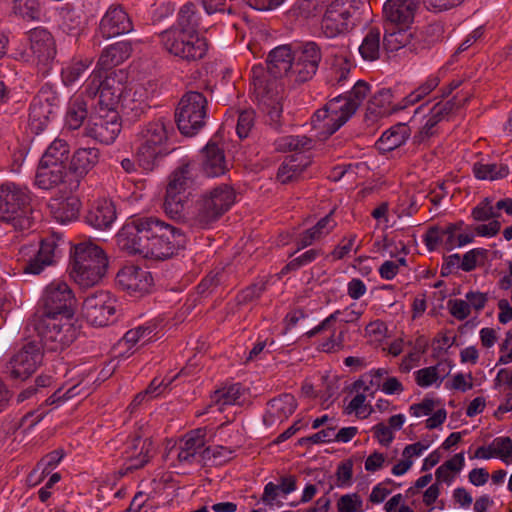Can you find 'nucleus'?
<instances>
[{
  "label": "nucleus",
  "mask_w": 512,
  "mask_h": 512,
  "mask_svg": "<svg viewBox=\"0 0 512 512\" xmlns=\"http://www.w3.org/2000/svg\"><path fill=\"white\" fill-rule=\"evenodd\" d=\"M58 96L42 88L30 105L29 121L36 129H43L54 114Z\"/></svg>",
  "instance_id": "obj_26"
},
{
  "label": "nucleus",
  "mask_w": 512,
  "mask_h": 512,
  "mask_svg": "<svg viewBox=\"0 0 512 512\" xmlns=\"http://www.w3.org/2000/svg\"><path fill=\"white\" fill-rule=\"evenodd\" d=\"M303 172V167L297 163L296 159L285 160L278 169L277 179L282 184L289 183L296 179Z\"/></svg>",
  "instance_id": "obj_57"
},
{
  "label": "nucleus",
  "mask_w": 512,
  "mask_h": 512,
  "mask_svg": "<svg viewBox=\"0 0 512 512\" xmlns=\"http://www.w3.org/2000/svg\"><path fill=\"white\" fill-rule=\"evenodd\" d=\"M201 169L208 177H219L228 170L224 149L213 140L201 151Z\"/></svg>",
  "instance_id": "obj_32"
},
{
  "label": "nucleus",
  "mask_w": 512,
  "mask_h": 512,
  "mask_svg": "<svg viewBox=\"0 0 512 512\" xmlns=\"http://www.w3.org/2000/svg\"><path fill=\"white\" fill-rule=\"evenodd\" d=\"M399 28L383 37V45L389 51L406 49L411 53L418 54L427 50L436 41L431 32L434 28L431 25L421 29H411L410 26H398Z\"/></svg>",
  "instance_id": "obj_13"
},
{
  "label": "nucleus",
  "mask_w": 512,
  "mask_h": 512,
  "mask_svg": "<svg viewBox=\"0 0 512 512\" xmlns=\"http://www.w3.org/2000/svg\"><path fill=\"white\" fill-rule=\"evenodd\" d=\"M150 217L133 218L128 221L117 233L118 247L131 255H140L145 258L148 239Z\"/></svg>",
  "instance_id": "obj_16"
},
{
  "label": "nucleus",
  "mask_w": 512,
  "mask_h": 512,
  "mask_svg": "<svg viewBox=\"0 0 512 512\" xmlns=\"http://www.w3.org/2000/svg\"><path fill=\"white\" fill-rule=\"evenodd\" d=\"M131 53V42H116L109 45L101 52L96 67L102 71L112 69L127 60L131 56Z\"/></svg>",
  "instance_id": "obj_37"
},
{
  "label": "nucleus",
  "mask_w": 512,
  "mask_h": 512,
  "mask_svg": "<svg viewBox=\"0 0 512 512\" xmlns=\"http://www.w3.org/2000/svg\"><path fill=\"white\" fill-rule=\"evenodd\" d=\"M370 5L363 0H334L321 20V30L328 38L350 31L369 12Z\"/></svg>",
  "instance_id": "obj_6"
},
{
  "label": "nucleus",
  "mask_w": 512,
  "mask_h": 512,
  "mask_svg": "<svg viewBox=\"0 0 512 512\" xmlns=\"http://www.w3.org/2000/svg\"><path fill=\"white\" fill-rule=\"evenodd\" d=\"M124 88L123 83L116 76H105L104 84L98 97V111H117Z\"/></svg>",
  "instance_id": "obj_36"
},
{
  "label": "nucleus",
  "mask_w": 512,
  "mask_h": 512,
  "mask_svg": "<svg viewBox=\"0 0 512 512\" xmlns=\"http://www.w3.org/2000/svg\"><path fill=\"white\" fill-rule=\"evenodd\" d=\"M117 285L130 295L141 296L150 291L153 278L150 272L140 267L129 265L123 267L116 276Z\"/></svg>",
  "instance_id": "obj_22"
},
{
  "label": "nucleus",
  "mask_w": 512,
  "mask_h": 512,
  "mask_svg": "<svg viewBox=\"0 0 512 512\" xmlns=\"http://www.w3.org/2000/svg\"><path fill=\"white\" fill-rule=\"evenodd\" d=\"M392 98L390 89H381L370 99L367 109L375 117H384L402 109L401 105L399 107L391 106Z\"/></svg>",
  "instance_id": "obj_45"
},
{
  "label": "nucleus",
  "mask_w": 512,
  "mask_h": 512,
  "mask_svg": "<svg viewBox=\"0 0 512 512\" xmlns=\"http://www.w3.org/2000/svg\"><path fill=\"white\" fill-rule=\"evenodd\" d=\"M233 450L224 446L205 447L201 451V460L204 464H221L229 460L232 456Z\"/></svg>",
  "instance_id": "obj_56"
},
{
  "label": "nucleus",
  "mask_w": 512,
  "mask_h": 512,
  "mask_svg": "<svg viewBox=\"0 0 512 512\" xmlns=\"http://www.w3.org/2000/svg\"><path fill=\"white\" fill-rule=\"evenodd\" d=\"M172 123L158 118L141 126L135 135L134 146L140 165L152 169L156 160L170 152L169 138L173 134Z\"/></svg>",
  "instance_id": "obj_3"
},
{
  "label": "nucleus",
  "mask_w": 512,
  "mask_h": 512,
  "mask_svg": "<svg viewBox=\"0 0 512 512\" xmlns=\"http://www.w3.org/2000/svg\"><path fill=\"white\" fill-rule=\"evenodd\" d=\"M92 58H73L61 70V78L66 86L76 83L83 73L91 66Z\"/></svg>",
  "instance_id": "obj_47"
},
{
  "label": "nucleus",
  "mask_w": 512,
  "mask_h": 512,
  "mask_svg": "<svg viewBox=\"0 0 512 512\" xmlns=\"http://www.w3.org/2000/svg\"><path fill=\"white\" fill-rule=\"evenodd\" d=\"M199 26V17L192 3L184 4L178 13L177 27L178 29H189L197 31Z\"/></svg>",
  "instance_id": "obj_54"
},
{
  "label": "nucleus",
  "mask_w": 512,
  "mask_h": 512,
  "mask_svg": "<svg viewBox=\"0 0 512 512\" xmlns=\"http://www.w3.org/2000/svg\"><path fill=\"white\" fill-rule=\"evenodd\" d=\"M414 375L417 385L422 388H426L433 384H437L439 386L445 377V371L443 369L441 373V365L437 364L419 369L414 373Z\"/></svg>",
  "instance_id": "obj_52"
},
{
  "label": "nucleus",
  "mask_w": 512,
  "mask_h": 512,
  "mask_svg": "<svg viewBox=\"0 0 512 512\" xmlns=\"http://www.w3.org/2000/svg\"><path fill=\"white\" fill-rule=\"evenodd\" d=\"M42 360L41 346L35 342H28L11 357L7 372L14 379L25 380L38 369Z\"/></svg>",
  "instance_id": "obj_18"
},
{
  "label": "nucleus",
  "mask_w": 512,
  "mask_h": 512,
  "mask_svg": "<svg viewBox=\"0 0 512 512\" xmlns=\"http://www.w3.org/2000/svg\"><path fill=\"white\" fill-rule=\"evenodd\" d=\"M58 243L54 238H45L38 245H23L19 249L18 260L23 262L24 273L38 275L55 262Z\"/></svg>",
  "instance_id": "obj_15"
},
{
  "label": "nucleus",
  "mask_w": 512,
  "mask_h": 512,
  "mask_svg": "<svg viewBox=\"0 0 512 512\" xmlns=\"http://www.w3.org/2000/svg\"><path fill=\"white\" fill-rule=\"evenodd\" d=\"M418 7L419 0H387L383 5V15L395 26H410Z\"/></svg>",
  "instance_id": "obj_27"
},
{
  "label": "nucleus",
  "mask_w": 512,
  "mask_h": 512,
  "mask_svg": "<svg viewBox=\"0 0 512 512\" xmlns=\"http://www.w3.org/2000/svg\"><path fill=\"white\" fill-rule=\"evenodd\" d=\"M145 258L165 260L185 247L186 235L183 231L164 221L150 217Z\"/></svg>",
  "instance_id": "obj_7"
},
{
  "label": "nucleus",
  "mask_w": 512,
  "mask_h": 512,
  "mask_svg": "<svg viewBox=\"0 0 512 512\" xmlns=\"http://www.w3.org/2000/svg\"><path fill=\"white\" fill-rule=\"evenodd\" d=\"M321 47L314 41L274 48L268 56L266 71L269 77H286L289 82L300 85L310 81L317 73L322 60Z\"/></svg>",
  "instance_id": "obj_1"
},
{
  "label": "nucleus",
  "mask_w": 512,
  "mask_h": 512,
  "mask_svg": "<svg viewBox=\"0 0 512 512\" xmlns=\"http://www.w3.org/2000/svg\"><path fill=\"white\" fill-rule=\"evenodd\" d=\"M297 489V478L295 475H283L279 478L278 483L268 482L263 489L261 501L266 506L281 507L283 505L282 498L293 493Z\"/></svg>",
  "instance_id": "obj_31"
},
{
  "label": "nucleus",
  "mask_w": 512,
  "mask_h": 512,
  "mask_svg": "<svg viewBox=\"0 0 512 512\" xmlns=\"http://www.w3.org/2000/svg\"><path fill=\"white\" fill-rule=\"evenodd\" d=\"M116 312V300L107 291H98L88 296L82 306V314L94 326H106Z\"/></svg>",
  "instance_id": "obj_19"
},
{
  "label": "nucleus",
  "mask_w": 512,
  "mask_h": 512,
  "mask_svg": "<svg viewBox=\"0 0 512 512\" xmlns=\"http://www.w3.org/2000/svg\"><path fill=\"white\" fill-rule=\"evenodd\" d=\"M12 10L27 20H34L40 14L39 0H12Z\"/></svg>",
  "instance_id": "obj_55"
},
{
  "label": "nucleus",
  "mask_w": 512,
  "mask_h": 512,
  "mask_svg": "<svg viewBox=\"0 0 512 512\" xmlns=\"http://www.w3.org/2000/svg\"><path fill=\"white\" fill-rule=\"evenodd\" d=\"M323 254L322 249L320 248H311L306 250L299 256L293 258L284 268L286 271H296L301 267H304L312 262H314L318 257Z\"/></svg>",
  "instance_id": "obj_58"
},
{
  "label": "nucleus",
  "mask_w": 512,
  "mask_h": 512,
  "mask_svg": "<svg viewBox=\"0 0 512 512\" xmlns=\"http://www.w3.org/2000/svg\"><path fill=\"white\" fill-rule=\"evenodd\" d=\"M353 67L352 53L348 47L334 48L331 53L328 81L332 85H342Z\"/></svg>",
  "instance_id": "obj_33"
},
{
  "label": "nucleus",
  "mask_w": 512,
  "mask_h": 512,
  "mask_svg": "<svg viewBox=\"0 0 512 512\" xmlns=\"http://www.w3.org/2000/svg\"><path fill=\"white\" fill-rule=\"evenodd\" d=\"M133 30V23L120 5L110 6L99 23V32L104 38H113Z\"/></svg>",
  "instance_id": "obj_23"
},
{
  "label": "nucleus",
  "mask_w": 512,
  "mask_h": 512,
  "mask_svg": "<svg viewBox=\"0 0 512 512\" xmlns=\"http://www.w3.org/2000/svg\"><path fill=\"white\" fill-rule=\"evenodd\" d=\"M242 394L243 389L239 383L225 385L211 395L210 407L218 405V410L223 411L225 406L239 404Z\"/></svg>",
  "instance_id": "obj_46"
},
{
  "label": "nucleus",
  "mask_w": 512,
  "mask_h": 512,
  "mask_svg": "<svg viewBox=\"0 0 512 512\" xmlns=\"http://www.w3.org/2000/svg\"><path fill=\"white\" fill-rule=\"evenodd\" d=\"M154 325L139 326L127 331L123 337L125 343L135 345L139 341H149L154 336Z\"/></svg>",
  "instance_id": "obj_59"
},
{
  "label": "nucleus",
  "mask_w": 512,
  "mask_h": 512,
  "mask_svg": "<svg viewBox=\"0 0 512 512\" xmlns=\"http://www.w3.org/2000/svg\"><path fill=\"white\" fill-rule=\"evenodd\" d=\"M104 78L102 70L96 67L85 81L83 85V93L88 97L99 96L104 84Z\"/></svg>",
  "instance_id": "obj_60"
},
{
  "label": "nucleus",
  "mask_w": 512,
  "mask_h": 512,
  "mask_svg": "<svg viewBox=\"0 0 512 512\" xmlns=\"http://www.w3.org/2000/svg\"><path fill=\"white\" fill-rule=\"evenodd\" d=\"M487 250L483 248H474L466 252L460 264V269L465 272L474 270L480 261L486 257Z\"/></svg>",
  "instance_id": "obj_63"
},
{
  "label": "nucleus",
  "mask_w": 512,
  "mask_h": 512,
  "mask_svg": "<svg viewBox=\"0 0 512 512\" xmlns=\"http://www.w3.org/2000/svg\"><path fill=\"white\" fill-rule=\"evenodd\" d=\"M73 292L64 281L55 280L44 290L41 303L42 311L39 315H73Z\"/></svg>",
  "instance_id": "obj_17"
},
{
  "label": "nucleus",
  "mask_w": 512,
  "mask_h": 512,
  "mask_svg": "<svg viewBox=\"0 0 512 512\" xmlns=\"http://www.w3.org/2000/svg\"><path fill=\"white\" fill-rule=\"evenodd\" d=\"M196 167L191 162L182 163L169 176L163 209L167 216L175 220L186 218V208L196 180Z\"/></svg>",
  "instance_id": "obj_5"
},
{
  "label": "nucleus",
  "mask_w": 512,
  "mask_h": 512,
  "mask_svg": "<svg viewBox=\"0 0 512 512\" xmlns=\"http://www.w3.org/2000/svg\"><path fill=\"white\" fill-rule=\"evenodd\" d=\"M333 214L334 210H331L327 215L319 219L314 226L299 233L295 239V245L297 247L295 252L326 238L337 226Z\"/></svg>",
  "instance_id": "obj_30"
},
{
  "label": "nucleus",
  "mask_w": 512,
  "mask_h": 512,
  "mask_svg": "<svg viewBox=\"0 0 512 512\" xmlns=\"http://www.w3.org/2000/svg\"><path fill=\"white\" fill-rule=\"evenodd\" d=\"M461 101L456 97L446 101L436 103L426 116L425 123L421 126L415 139L418 142H423L430 137L434 136L438 129L437 126L440 122L448 119V117L461 106Z\"/></svg>",
  "instance_id": "obj_24"
},
{
  "label": "nucleus",
  "mask_w": 512,
  "mask_h": 512,
  "mask_svg": "<svg viewBox=\"0 0 512 512\" xmlns=\"http://www.w3.org/2000/svg\"><path fill=\"white\" fill-rule=\"evenodd\" d=\"M207 99L197 91L185 93L175 112V120L181 134L196 135L205 125L207 117Z\"/></svg>",
  "instance_id": "obj_12"
},
{
  "label": "nucleus",
  "mask_w": 512,
  "mask_h": 512,
  "mask_svg": "<svg viewBox=\"0 0 512 512\" xmlns=\"http://www.w3.org/2000/svg\"><path fill=\"white\" fill-rule=\"evenodd\" d=\"M116 220V209L111 200L98 199L94 201L85 215V221L95 229L105 230Z\"/></svg>",
  "instance_id": "obj_34"
},
{
  "label": "nucleus",
  "mask_w": 512,
  "mask_h": 512,
  "mask_svg": "<svg viewBox=\"0 0 512 512\" xmlns=\"http://www.w3.org/2000/svg\"><path fill=\"white\" fill-rule=\"evenodd\" d=\"M355 106L351 105L344 96L331 99L323 108L317 110L311 123L326 135H332L355 113Z\"/></svg>",
  "instance_id": "obj_14"
},
{
  "label": "nucleus",
  "mask_w": 512,
  "mask_h": 512,
  "mask_svg": "<svg viewBox=\"0 0 512 512\" xmlns=\"http://www.w3.org/2000/svg\"><path fill=\"white\" fill-rule=\"evenodd\" d=\"M251 85L269 125L278 129L281 125L283 108L277 80L269 77L264 66L255 65L251 69Z\"/></svg>",
  "instance_id": "obj_8"
},
{
  "label": "nucleus",
  "mask_w": 512,
  "mask_h": 512,
  "mask_svg": "<svg viewBox=\"0 0 512 512\" xmlns=\"http://www.w3.org/2000/svg\"><path fill=\"white\" fill-rule=\"evenodd\" d=\"M70 276L86 289L98 285L104 278L108 259L104 250L91 240L73 246L70 255Z\"/></svg>",
  "instance_id": "obj_2"
},
{
  "label": "nucleus",
  "mask_w": 512,
  "mask_h": 512,
  "mask_svg": "<svg viewBox=\"0 0 512 512\" xmlns=\"http://www.w3.org/2000/svg\"><path fill=\"white\" fill-rule=\"evenodd\" d=\"M87 103L81 97L70 100L66 112V124L70 129H78L87 118Z\"/></svg>",
  "instance_id": "obj_49"
},
{
  "label": "nucleus",
  "mask_w": 512,
  "mask_h": 512,
  "mask_svg": "<svg viewBox=\"0 0 512 512\" xmlns=\"http://www.w3.org/2000/svg\"><path fill=\"white\" fill-rule=\"evenodd\" d=\"M463 226V221L449 223L445 226H431L423 235V242L429 251H435L439 247L451 251L455 248L456 233L461 231Z\"/></svg>",
  "instance_id": "obj_25"
},
{
  "label": "nucleus",
  "mask_w": 512,
  "mask_h": 512,
  "mask_svg": "<svg viewBox=\"0 0 512 512\" xmlns=\"http://www.w3.org/2000/svg\"><path fill=\"white\" fill-rule=\"evenodd\" d=\"M234 189L226 184L219 185L204 193L195 203L191 220L199 228H207L216 222L234 204Z\"/></svg>",
  "instance_id": "obj_10"
},
{
  "label": "nucleus",
  "mask_w": 512,
  "mask_h": 512,
  "mask_svg": "<svg viewBox=\"0 0 512 512\" xmlns=\"http://www.w3.org/2000/svg\"><path fill=\"white\" fill-rule=\"evenodd\" d=\"M440 83L436 74L429 75L426 80L402 100L401 108L414 105L429 95Z\"/></svg>",
  "instance_id": "obj_51"
},
{
  "label": "nucleus",
  "mask_w": 512,
  "mask_h": 512,
  "mask_svg": "<svg viewBox=\"0 0 512 512\" xmlns=\"http://www.w3.org/2000/svg\"><path fill=\"white\" fill-rule=\"evenodd\" d=\"M60 26L68 34H77L84 26L83 11L71 3L63 5L58 11Z\"/></svg>",
  "instance_id": "obj_43"
},
{
  "label": "nucleus",
  "mask_w": 512,
  "mask_h": 512,
  "mask_svg": "<svg viewBox=\"0 0 512 512\" xmlns=\"http://www.w3.org/2000/svg\"><path fill=\"white\" fill-rule=\"evenodd\" d=\"M69 152L70 147L67 141L64 139L56 138L46 149L40 161L44 164L54 163L66 165Z\"/></svg>",
  "instance_id": "obj_50"
},
{
  "label": "nucleus",
  "mask_w": 512,
  "mask_h": 512,
  "mask_svg": "<svg viewBox=\"0 0 512 512\" xmlns=\"http://www.w3.org/2000/svg\"><path fill=\"white\" fill-rule=\"evenodd\" d=\"M362 506V499L356 493L343 495L337 502L338 512H361Z\"/></svg>",
  "instance_id": "obj_64"
},
{
  "label": "nucleus",
  "mask_w": 512,
  "mask_h": 512,
  "mask_svg": "<svg viewBox=\"0 0 512 512\" xmlns=\"http://www.w3.org/2000/svg\"><path fill=\"white\" fill-rule=\"evenodd\" d=\"M49 207L54 218L58 222L65 224L78 217L81 202L76 196H68L64 199L51 200Z\"/></svg>",
  "instance_id": "obj_41"
},
{
  "label": "nucleus",
  "mask_w": 512,
  "mask_h": 512,
  "mask_svg": "<svg viewBox=\"0 0 512 512\" xmlns=\"http://www.w3.org/2000/svg\"><path fill=\"white\" fill-rule=\"evenodd\" d=\"M495 457L506 464L512 463V440L509 437H497L492 441Z\"/></svg>",
  "instance_id": "obj_62"
},
{
  "label": "nucleus",
  "mask_w": 512,
  "mask_h": 512,
  "mask_svg": "<svg viewBox=\"0 0 512 512\" xmlns=\"http://www.w3.org/2000/svg\"><path fill=\"white\" fill-rule=\"evenodd\" d=\"M29 40L32 62L46 74L56 56L54 38L46 29L35 28L30 32Z\"/></svg>",
  "instance_id": "obj_20"
},
{
  "label": "nucleus",
  "mask_w": 512,
  "mask_h": 512,
  "mask_svg": "<svg viewBox=\"0 0 512 512\" xmlns=\"http://www.w3.org/2000/svg\"><path fill=\"white\" fill-rule=\"evenodd\" d=\"M311 140L305 136H281L274 141L275 150L279 152L297 151L309 147Z\"/></svg>",
  "instance_id": "obj_53"
},
{
  "label": "nucleus",
  "mask_w": 512,
  "mask_h": 512,
  "mask_svg": "<svg viewBox=\"0 0 512 512\" xmlns=\"http://www.w3.org/2000/svg\"><path fill=\"white\" fill-rule=\"evenodd\" d=\"M381 30L379 27H370L358 50L365 61H375L380 57L381 50Z\"/></svg>",
  "instance_id": "obj_44"
},
{
  "label": "nucleus",
  "mask_w": 512,
  "mask_h": 512,
  "mask_svg": "<svg viewBox=\"0 0 512 512\" xmlns=\"http://www.w3.org/2000/svg\"><path fill=\"white\" fill-rule=\"evenodd\" d=\"M0 220L17 231L32 228L35 215L27 189L13 182L0 185Z\"/></svg>",
  "instance_id": "obj_4"
},
{
  "label": "nucleus",
  "mask_w": 512,
  "mask_h": 512,
  "mask_svg": "<svg viewBox=\"0 0 512 512\" xmlns=\"http://www.w3.org/2000/svg\"><path fill=\"white\" fill-rule=\"evenodd\" d=\"M66 173V165L40 161L36 172V184L42 189H50L62 183Z\"/></svg>",
  "instance_id": "obj_42"
},
{
  "label": "nucleus",
  "mask_w": 512,
  "mask_h": 512,
  "mask_svg": "<svg viewBox=\"0 0 512 512\" xmlns=\"http://www.w3.org/2000/svg\"><path fill=\"white\" fill-rule=\"evenodd\" d=\"M356 238V234H349L347 236H344L339 242V244L330 253L332 259L334 261L341 260L347 257L353 250L357 252L358 247L354 248Z\"/></svg>",
  "instance_id": "obj_61"
},
{
  "label": "nucleus",
  "mask_w": 512,
  "mask_h": 512,
  "mask_svg": "<svg viewBox=\"0 0 512 512\" xmlns=\"http://www.w3.org/2000/svg\"><path fill=\"white\" fill-rule=\"evenodd\" d=\"M86 135L103 144H112L121 131V122L117 111H97L85 128Z\"/></svg>",
  "instance_id": "obj_21"
},
{
  "label": "nucleus",
  "mask_w": 512,
  "mask_h": 512,
  "mask_svg": "<svg viewBox=\"0 0 512 512\" xmlns=\"http://www.w3.org/2000/svg\"><path fill=\"white\" fill-rule=\"evenodd\" d=\"M341 312L336 310L325 318L320 324L309 330L306 335L308 338L314 337L320 333L328 332L329 336L326 340L319 344V350L326 353L339 351L343 347L344 331L336 332L335 323Z\"/></svg>",
  "instance_id": "obj_28"
},
{
  "label": "nucleus",
  "mask_w": 512,
  "mask_h": 512,
  "mask_svg": "<svg viewBox=\"0 0 512 512\" xmlns=\"http://www.w3.org/2000/svg\"><path fill=\"white\" fill-rule=\"evenodd\" d=\"M35 330L50 351L63 350L77 338L73 315H36Z\"/></svg>",
  "instance_id": "obj_9"
},
{
  "label": "nucleus",
  "mask_w": 512,
  "mask_h": 512,
  "mask_svg": "<svg viewBox=\"0 0 512 512\" xmlns=\"http://www.w3.org/2000/svg\"><path fill=\"white\" fill-rule=\"evenodd\" d=\"M206 444V429L198 428L187 433L177 448V459L181 463H203L201 451Z\"/></svg>",
  "instance_id": "obj_29"
},
{
  "label": "nucleus",
  "mask_w": 512,
  "mask_h": 512,
  "mask_svg": "<svg viewBox=\"0 0 512 512\" xmlns=\"http://www.w3.org/2000/svg\"><path fill=\"white\" fill-rule=\"evenodd\" d=\"M296 407V399L291 394L285 393L273 398L268 402L265 424L271 426L276 422H283L294 413Z\"/></svg>",
  "instance_id": "obj_35"
},
{
  "label": "nucleus",
  "mask_w": 512,
  "mask_h": 512,
  "mask_svg": "<svg viewBox=\"0 0 512 512\" xmlns=\"http://www.w3.org/2000/svg\"><path fill=\"white\" fill-rule=\"evenodd\" d=\"M410 136V129L405 123H398L381 135L376 142L378 150L382 153L390 152L402 146Z\"/></svg>",
  "instance_id": "obj_39"
},
{
  "label": "nucleus",
  "mask_w": 512,
  "mask_h": 512,
  "mask_svg": "<svg viewBox=\"0 0 512 512\" xmlns=\"http://www.w3.org/2000/svg\"><path fill=\"white\" fill-rule=\"evenodd\" d=\"M473 173L479 180L494 181L507 177L509 167L504 163L477 162L473 165Z\"/></svg>",
  "instance_id": "obj_48"
},
{
  "label": "nucleus",
  "mask_w": 512,
  "mask_h": 512,
  "mask_svg": "<svg viewBox=\"0 0 512 512\" xmlns=\"http://www.w3.org/2000/svg\"><path fill=\"white\" fill-rule=\"evenodd\" d=\"M160 41L169 54L187 62L202 59L208 48L206 39L189 29L165 30L160 34Z\"/></svg>",
  "instance_id": "obj_11"
},
{
  "label": "nucleus",
  "mask_w": 512,
  "mask_h": 512,
  "mask_svg": "<svg viewBox=\"0 0 512 512\" xmlns=\"http://www.w3.org/2000/svg\"><path fill=\"white\" fill-rule=\"evenodd\" d=\"M100 151L95 147L77 149L72 155L70 169L78 176L84 177L99 162Z\"/></svg>",
  "instance_id": "obj_40"
},
{
  "label": "nucleus",
  "mask_w": 512,
  "mask_h": 512,
  "mask_svg": "<svg viewBox=\"0 0 512 512\" xmlns=\"http://www.w3.org/2000/svg\"><path fill=\"white\" fill-rule=\"evenodd\" d=\"M151 441L140 436H134L126 443L125 458L127 469H139L149 460Z\"/></svg>",
  "instance_id": "obj_38"
}]
</instances>
